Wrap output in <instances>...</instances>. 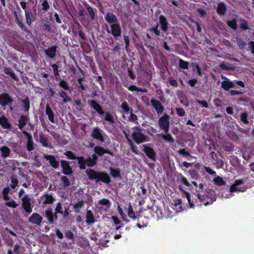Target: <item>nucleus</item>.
I'll return each instance as SVG.
<instances>
[{
  "instance_id": "ddd939ff",
  "label": "nucleus",
  "mask_w": 254,
  "mask_h": 254,
  "mask_svg": "<svg viewBox=\"0 0 254 254\" xmlns=\"http://www.w3.org/2000/svg\"><path fill=\"white\" fill-rule=\"evenodd\" d=\"M88 103L90 105V107L95 110L100 116L105 114L101 106L99 105L96 101L94 100H88Z\"/></svg>"
},
{
  "instance_id": "bf43d9fd",
  "label": "nucleus",
  "mask_w": 254,
  "mask_h": 254,
  "mask_svg": "<svg viewBox=\"0 0 254 254\" xmlns=\"http://www.w3.org/2000/svg\"><path fill=\"white\" fill-rule=\"evenodd\" d=\"M55 211L61 214L63 213V207L61 202H59L57 203Z\"/></svg>"
},
{
  "instance_id": "e433bc0d",
  "label": "nucleus",
  "mask_w": 254,
  "mask_h": 254,
  "mask_svg": "<svg viewBox=\"0 0 254 254\" xmlns=\"http://www.w3.org/2000/svg\"><path fill=\"white\" fill-rule=\"evenodd\" d=\"M59 86L63 88L64 90L69 91L70 90V86L67 81L60 79L59 83Z\"/></svg>"
},
{
  "instance_id": "0e129e2a",
  "label": "nucleus",
  "mask_w": 254,
  "mask_h": 254,
  "mask_svg": "<svg viewBox=\"0 0 254 254\" xmlns=\"http://www.w3.org/2000/svg\"><path fill=\"white\" fill-rule=\"evenodd\" d=\"M158 24L156 26L152 27L149 29L150 31L153 32L156 35L159 36L160 35V32L158 29Z\"/></svg>"
},
{
  "instance_id": "09e8293b",
  "label": "nucleus",
  "mask_w": 254,
  "mask_h": 254,
  "mask_svg": "<svg viewBox=\"0 0 254 254\" xmlns=\"http://www.w3.org/2000/svg\"><path fill=\"white\" fill-rule=\"evenodd\" d=\"M61 180L63 183L64 188H66L70 186V182L67 177L65 176H62Z\"/></svg>"
},
{
  "instance_id": "6ab92c4d",
  "label": "nucleus",
  "mask_w": 254,
  "mask_h": 254,
  "mask_svg": "<svg viewBox=\"0 0 254 254\" xmlns=\"http://www.w3.org/2000/svg\"><path fill=\"white\" fill-rule=\"evenodd\" d=\"M221 87L224 90L229 91L230 88L235 87V81H231L226 78V80L221 82Z\"/></svg>"
},
{
  "instance_id": "f03ea898",
  "label": "nucleus",
  "mask_w": 254,
  "mask_h": 254,
  "mask_svg": "<svg viewBox=\"0 0 254 254\" xmlns=\"http://www.w3.org/2000/svg\"><path fill=\"white\" fill-rule=\"evenodd\" d=\"M249 180V178H246L245 179L236 180L234 184L231 186L230 191L231 192L246 191L248 189L250 188L254 184V182H248Z\"/></svg>"
},
{
  "instance_id": "7ed1b4c3",
  "label": "nucleus",
  "mask_w": 254,
  "mask_h": 254,
  "mask_svg": "<svg viewBox=\"0 0 254 254\" xmlns=\"http://www.w3.org/2000/svg\"><path fill=\"white\" fill-rule=\"evenodd\" d=\"M134 130L131 134L132 138L137 144H140L146 141V136L141 132L142 129L139 127L135 126L132 128Z\"/></svg>"
},
{
  "instance_id": "8fccbe9b",
  "label": "nucleus",
  "mask_w": 254,
  "mask_h": 254,
  "mask_svg": "<svg viewBox=\"0 0 254 254\" xmlns=\"http://www.w3.org/2000/svg\"><path fill=\"white\" fill-rule=\"evenodd\" d=\"M241 23L240 24V28L243 30H247L249 29L248 22L247 20L244 19H240Z\"/></svg>"
},
{
  "instance_id": "6e6552de",
  "label": "nucleus",
  "mask_w": 254,
  "mask_h": 254,
  "mask_svg": "<svg viewBox=\"0 0 254 254\" xmlns=\"http://www.w3.org/2000/svg\"><path fill=\"white\" fill-rule=\"evenodd\" d=\"M22 206L25 211L30 214L32 211V206L30 202V199L27 195H25L22 198Z\"/></svg>"
},
{
  "instance_id": "58836bf2",
  "label": "nucleus",
  "mask_w": 254,
  "mask_h": 254,
  "mask_svg": "<svg viewBox=\"0 0 254 254\" xmlns=\"http://www.w3.org/2000/svg\"><path fill=\"white\" fill-rule=\"evenodd\" d=\"M227 25L232 29L236 30L238 28L237 20L236 19H233L227 22Z\"/></svg>"
},
{
  "instance_id": "864d4df0",
  "label": "nucleus",
  "mask_w": 254,
  "mask_h": 254,
  "mask_svg": "<svg viewBox=\"0 0 254 254\" xmlns=\"http://www.w3.org/2000/svg\"><path fill=\"white\" fill-rule=\"evenodd\" d=\"M18 183V181L17 179L14 178V177H12L11 178V181L10 184V187L13 189H14L17 186Z\"/></svg>"
},
{
  "instance_id": "e2e57ef3",
  "label": "nucleus",
  "mask_w": 254,
  "mask_h": 254,
  "mask_svg": "<svg viewBox=\"0 0 254 254\" xmlns=\"http://www.w3.org/2000/svg\"><path fill=\"white\" fill-rule=\"evenodd\" d=\"M52 67L53 68L54 74L55 77H57L58 76H60L58 66L56 64H53L52 65Z\"/></svg>"
},
{
  "instance_id": "1a4fd4ad",
  "label": "nucleus",
  "mask_w": 254,
  "mask_h": 254,
  "mask_svg": "<svg viewBox=\"0 0 254 254\" xmlns=\"http://www.w3.org/2000/svg\"><path fill=\"white\" fill-rule=\"evenodd\" d=\"M60 162L63 169V173L64 175L69 176L73 174V172L72 169L69 165V162L68 161L62 160Z\"/></svg>"
},
{
  "instance_id": "a878e982",
  "label": "nucleus",
  "mask_w": 254,
  "mask_h": 254,
  "mask_svg": "<svg viewBox=\"0 0 254 254\" xmlns=\"http://www.w3.org/2000/svg\"><path fill=\"white\" fill-rule=\"evenodd\" d=\"M45 216L47 218L49 224H54L53 217V210L51 208H48L45 211Z\"/></svg>"
},
{
  "instance_id": "473e14b6",
  "label": "nucleus",
  "mask_w": 254,
  "mask_h": 254,
  "mask_svg": "<svg viewBox=\"0 0 254 254\" xmlns=\"http://www.w3.org/2000/svg\"><path fill=\"white\" fill-rule=\"evenodd\" d=\"M60 96L63 98V104L71 101V98L68 96L67 93L64 90H61L59 92Z\"/></svg>"
},
{
  "instance_id": "a211bd4d",
  "label": "nucleus",
  "mask_w": 254,
  "mask_h": 254,
  "mask_svg": "<svg viewBox=\"0 0 254 254\" xmlns=\"http://www.w3.org/2000/svg\"><path fill=\"white\" fill-rule=\"evenodd\" d=\"M105 20L110 25L119 22L116 15L112 12H107L105 16Z\"/></svg>"
},
{
  "instance_id": "2eb2a0df",
  "label": "nucleus",
  "mask_w": 254,
  "mask_h": 254,
  "mask_svg": "<svg viewBox=\"0 0 254 254\" xmlns=\"http://www.w3.org/2000/svg\"><path fill=\"white\" fill-rule=\"evenodd\" d=\"M111 33L114 37L121 36L122 29L119 22L110 25Z\"/></svg>"
},
{
  "instance_id": "20e7f679",
  "label": "nucleus",
  "mask_w": 254,
  "mask_h": 254,
  "mask_svg": "<svg viewBox=\"0 0 254 254\" xmlns=\"http://www.w3.org/2000/svg\"><path fill=\"white\" fill-rule=\"evenodd\" d=\"M78 164L80 169L84 170L86 168V165L89 167H92L96 164V163L90 157L85 159L83 157L80 156L78 158Z\"/></svg>"
},
{
  "instance_id": "680f3d73",
  "label": "nucleus",
  "mask_w": 254,
  "mask_h": 254,
  "mask_svg": "<svg viewBox=\"0 0 254 254\" xmlns=\"http://www.w3.org/2000/svg\"><path fill=\"white\" fill-rule=\"evenodd\" d=\"M131 151L135 154H138V151L136 149V146L133 143L131 140H129Z\"/></svg>"
},
{
  "instance_id": "9b49d317",
  "label": "nucleus",
  "mask_w": 254,
  "mask_h": 254,
  "mask_svg": "<svg viewBox=\"0 0 254 254\" xmlns=\"http://www.w3.org/2000/svg\"><path fill=\"white\" fill-rule=\"evenodd\" d=\"M43 217L38 213H33L28 218L29 223L37 226H41Z\"/></svg>"
},
{
  "instance_id": "f8f14e48",
  "label": "nucleus",
  "mask_w": 254,
  "mask_h": 254,
  "mask_svg": "<svg viewBox=\"0 0 254 254\" xmlns=\"http://www.w3.org/2000/svg\"><path fill=\"white\" fill-rule=\"evenodd\" d=\"M103 131L98 127H95L93 128L91 133V136L95 139L98 140L101 142H104L105 139L103 135Z\"/></svg>"
},
{
  "instance_id": "0eeeda50",
  "label": "nucleus",
  "mask_w": 254,
  "mask_h": 254,
  "mask_svg": "<svg viewBox=\"0 0 254 254\" xmlns=\"http://www.w3.org/2000/svg\"><path fill=\"white\" fill-rule=\"evenodd\" d=\"M40 200L44 205L52 204L55 201V198L53 193L47 192L40 196Z\"/></svg>"
},
{
  "instance_id": "c03bdc74",
  "label": "nucleus",
  "mask_w": 254,
  "mask_h": 254,
  "mask_svg": "<svg viewBox=\"0 0 254 254\" xmlns=\"http://www.w3.org/2000/svg\"><path fill=\"white\" fill-rule=\"evenodd\" d=\"M179 67L184 69H188L189 67V63L187 61L180 59L179 60Z\"/></svg>"
},
{
  "instance_id": "052dcab7",
  "label": "nucleus",
  "mask_w": 254,
  "mask_h": 254,
  "mask_svg": "<svg viewBox=\"0 0 254 254\" xmlns=\"http://www.w3.org/2000/svg\"><path fill=\"white\" fill-rule=\"evenodd\" d=\"M5 205L8 207H12V208H16L18 204L16 203V202L12 199L10 201H7L5 202Z\"/></svg>"
},
{
  "instance_id": "f704fd0d",
  "label": "nucleus",
  "mask_w": 254,
  "mask_h": 254,
  "mask_svg": "<svg viewBox=\"0 0 254 254\" xmlns=\"http://www.w3.org/2000/svg\"><path fill=\"white\" fill-rule=\"evenodd\" d=\"M32 15V12L31 10H25V21L26 23L28 25H30L33 22V20L31 19V16Z\"/></svg>"
},
{
  "instance_id": "5701e85b",
  "label": "nucleus",
  "mask_w": 254,
  "mask_h": 254,
  "mask_svg": "<svg viewBox=\"0 0 254 254\" xmlns=\"http://www.w3.org/2000/svg\"><path fill=\"white\" fill-rule=\"evenodd\" d=\"M96 220L94 215L92 211L87 210L86 212V223L90 225L94 223Z\"/></svg>"
},
{
  "instance_id": "c756f323",
  "label": "nucleus",
  "mask_w": 254,
  "mask_h": 254,
  "mask_svg": "<svg viewBox=\"0 0 254 254\" xmlns=\"http://www.w3.org/2000/svg\"><path fill=\"white\" fill-rule=\"evenodd\" d=\"M84 202L83 199L78 201L73 206L74 211L76 213H78L80 211V209L84 206Z\"/></svg>"
},
{
  "instance_id": "79ce46f5",
  "label": "nucleus",
  "mask_w": 254,
  "mask_h": 254,
  "mask_svg": "<svg viewBox=\"0 0 254 254\" xmlns=\"http://www.w3.org/2000/svg\"><path fill=\"white\" fill-rule=\"evenodd\" d=\"M94 151L96 154L101 156L105 154L104 148L101 146H96L94 148Z\"/></svg>"
},
{
  "instance_id": "39448f33",
  "label": "nucleus",
  "mask_w": 254,
  "mask_h": 254,
  "mask_svg": "<svg viewBox=\"0 0 254 254\" xmlns=\"http://www.w3.org/2000/svg\"><path fill=\"white\" fill-rule=\"evenodd\" d=\"M169 116L165 114L158 121V125L160 129L164 130L165 133L169 131L170 128Z\"/></svg>"
},
{
  "instance_id": "423d86ee",
  "label": "nucleus",
  "mask_w": 254,
  "mask_h": 254,
  "mask_svg": "<svg viewBox=\"0 0 254 254\" xmlns=\"http://www.w3.org/2000/svg\"><path fill=\"white\" fill-rule=\"evenodd\" d=\"M143 151L145 153L147 157L153 161L156 160V153L153 148L147 146L146 144L143 145Z\"/></svg>"
},
{
  "instance_id": "774afa93",
  "label": "nucleus",
  "mask_w": 254,
  "mask_h": 254,
  "mask_svg": "<svg viewBox=\"0 0 254 254\" xmlns=\"http://www.w3.org/2000/svg\"><path fill=\"white\" fill-rule=\"evenodd\" d=\"M178 153L180 154H181L184 156H191L190 153L189 152L186 151V150L184 148L180 149L178 151Z\"/></svg>"
},
{
  "instance_id": "603ef678",
  "label": "nucleus",
  "mask_w": 254,
  "mask_h": 254,
  "mask_svg": "<svg viewBox=\"0 0 254 254\" xmlns=\"http://www.w3.org/2000/svg\"><path fill=\"white\" fill-rule=\"evenodd\" d=\"M105 114L104 120L107 122H110L111 124L115 123V120L114 117L112 115L110 114L108 112H107Z\"/></svg>"
},
{
  "instance_id": "2f4dec72",
  "label": "nucleus",
  "mask_w": 254,
  "mask_h": 254,
  "mask_svg": "<svg viewBox=\"0 0 254 254\" xmlns=\"http://www.w3.org/2000/svg\"><path fill=\"white\" fill-rule=\"evenodd\" d=\"M3 71L5 74L9 75L14 80L18 81L19 80L17 75H16L15 73L11 70V68L9 67H5Z\"/></svg>"
},
{
  "instance_id": "72a5a7b5",
  "label": "nucleus",
  "mask_w": 254,
  "mask_h": 254,
  "mask_svg": "<svg viewBox=\"0 0 254 254\" xmlns=\"http://www.w3.org/2000/svg\"><path fill=\"white\" fill-rule=\"evenodd\" d=\"M14 15L15 17V21L18 26L24 31L28 32H29L28 30V29L25 27L24 24L18 18V15L16 13V12H14Z\"/></svg>"
},
{
  "instance_id": "dca6fc26",
  "label": "nucleus",
  "mask_w": 254,
  "mask_h": 254,
  "mask_svg": "<svg viewBox=\"0 0 254 254\" xmlns=\"http://www.w3.org/2000/svg\"><path fill=\"white\" fill-rule=\"evenodd\" d=\"M22 133L26 136L27 139L26 144L27 150L29 152L33 150L34 146L32 135L26 130H22Z\"/></svg>"
},
{
  "instance_id": "b1692460",
  "label": "nucleus",
  "mask_w": 254,
  "mask_h": 254,
  "mask_svg": "<svg viewBox=\"0 0 254 254\" xmlns=\"http://www.w3.org/2000/svg\"><path fill=\"white\" fill-rule=\"evenodd\" d=\"M57 47L56 46H53L49 47L45 50V54L51 59H54L56 56V53L57 52Z\"/></svg>"
},
{
  "instance_id": "f257e3e1",
  "label": "nucleus",
  "mask_w": 254,
  "mask_h": 254,
  "mask_svg": "<svg viewBox=\"0 0 254 254\" xmlns=\"http://www.w3.org/2000/svg\"><path fill=\"white\" fill-rule=\"evenodd\" d=\"M85 173L89 180H94L96 183L102 182L104 184H108L111 182L110 177L106 172H98L92 169L88 168L86 170Z\"/></svg>"
},
{
  "instance_id": "f3484780",
  "label": "nucleus",
  "mask_w": 254,
  "mask_h": 254,
  "mask_svg": "<svg viewBox=\"0 0 254 254\" xmlns=\"http://www.w3.org/2000/svg\"><path fill=\"white\" fill-rule=\"evenodd\" d=\"M159 24L160 26L161 30L166 33L168 31L169 23L166 17L163 15H160L159 16Z\"/></svg>"
},
{
  "instance_id": "5fc2aeb1",
  "label": "nucleus",
  "mask_w": 254,
  "mask_h": 254,
  "mask_svg": "<svg viewBox=\"0 0 254 254\" xmlns=\"http://www.w3.org/2000/svg\"><path fill=\"white\" fill-rule=\"evenodd\" d=\"M196 192L197 193V197L198 199L199 200L200 202L204 203V204L206 206L209 204L208 202H205V195H201L200 193L198 192V191L196 190Z\"/></svg>"
},
{
  "instance_id": "37998d69",
  "label": "nucleus",
  "mask_w": 254,
  "mask_h": 254,
  "mask_svg": "<svg viewBox=\"0 0 254 254\" xmlns=\"http://www.w3.org/2000/svg\"><path fill=\"white\" fill-rule=\"evenodd\" d=\"M121 108L126 114L130 113L131 109H132L126 102H124L122 103Z\"/></svg>"
},
{
  "instance_id": "aec40b11",
  "label": "nucleus",
  "mask_w": 254,
  "mask_h": 254,
  "mask_svg": "<svg viewBox=\"0 0 254 254\" xmlns=\"http://www.w3.org/2000/svg\"><path fill=\"white\" fill-rule=\"evenodd\" d=\"M44 158L49 161L50 165L54 168L57 169L59 166V162L57 161L55 156L52 155H45Z\"/></svg>"
},
{
  "instance_id": "4d7b16f0",
  "label": "nucleus",
  "mask_w": 254,
  "mask_h": 254,
  "mask_svg": "<svg viewBox=\"0 0 254 254\" xmlns=\"http://www.w3.org/2000/svg\"><path fill=\"white\" fill-rule=\"evenodd\" d=\"M50 5L47 0H44L42 3V9L44 11H47L50 9Z\"/></svg>"
},
{
  "instance_id": "6e6d98bb",
  "label": "nucleus",
  "mask_w": 254,
  "mask_h": 254,
  "mask_svg": "<svg viewBox=\"0 0 254 254\" xmlns=\"http://www.w3.org/2000/svg\"><path fill=\"white\" fill-rule=\"evenodd\" d=\"M99 204L102 205L107 206L108 208H109L111 205L110 200L106 198H103L99 200Z\"/></svg>"
},
{
  "instance_id": "c85d7f7f",
  "label": "nucleus",
  "mask_w": 254,
  "mask_h": 254,
  "mask_svg": "<svg viewBox=\"0 0 254 254\" xmlns=\"http://www.w3.org/2000/svg\"><path fill=\"white\" fill-rule=\"evenodd\" d=\"M110 171V174L112 177L115 179L116 178H121V171L119 168H113V167H110L109 169Z\"/></svg>"
},
{
  "instance_id": "412c9836",
  "label": "nucleus",
  "mask_w": 254,
  "mask_h": 254,
  "mask_svg": "<svg viewBox=\"0 0 254 254\" xmlns=\"http://www.w3.org/2000/svg\"><path fill=\"white\" fill-rule=\"evenodd\" d=\"M227 10L226 5L223 1L219 2L216 8L217 13L220 15H224Z\"/></svg>"
},
{
  "instance_id": "4be33fe9",
  "label": "nucleus",
  "mask_w": 254,
  "mask_h": 254,
  "mask_svg": "<svg viewBox=\"0 0 254 254\" xmlns=\"http://www.w3.org/2000/svg\"><path fill=\"white\" fill-rule=\"evenodd\" d=\"M0 125L4 129H10L12 127L8 119L3 115L0 117Z\"/></svg>"
},
{
  "instance_id": "bb28decb",
  "label": "nucleus",
  "mask_w": 254,
  "mask_h": 254,
  "mask_svg": "<svg viewBox=\"0 0 254 254\" xmlns=\"http://www.w3.org/2000/svg\"><path fill=\"white\" fill-rule=\"evenodd\" d=\"M46 114L48 116L49 121L51 122L54 123V113L48 104H47L46 107Z\"/></svg>"
},
{
  "instance_id": "69168bd1",
  "label": "nucleus",
  "mask_w": 254,
  "mask_h": 254,
  "mask_svg": "<svg viewBox=\"0 0 254 254\" xmlns=\"http://www.w3.org/2000/svg\"><path fill=\"white\" fill-rule=\"evenodd\" d=\"M189 174L193 179H197L198 178V174L194 170L189 171Z\"/></svg>"
},
{
  "instance_id": "ea45409f",
  "label": "nucleus",
  "mask_w": 254,
  "mask_h": 254,
  "mask_svg": "<svg viewBox=\"0 0 254 254\" xmlns=\"http://www.w3.org/2000/svg\"><path fill=\"white\" fill-rule=\"evenodd\" d=\"M39 141L43 147H48V139L42 133L40 134Z\"/></svg>"
},
{
  "instance_id": "9d476101",
  "label": "nucleus",
  "mask_w": 254,
  "mask_h": 254,
  "mask_svg": "<svg viewBox=\"0 0 254 254\" xmlns=\"http://www.w3.org/2000/svg\"><path fill=\"white\" fill-rule=\"evenodd\" d=\"M13 99L8 93H3L0 94V105L2 107L11 105Z\"/></svg>"
},
{
  "instance_id": "13d9d810",
  "label": "nucleus",
  "mask_w": 254,
  "mask_h": 254,
  "mask_svg": "<svg viewBox=\"0 0 254 254\" xmlns=\"http://www.w3.org/2000/svg\"><path fill=\"white\" fill-rule=\"evenodd\" d=\"M236 42L240 48H243L246 45V42L241 38H237Z\"/></svg>"
},
{
  "instance_id": "cd10ccee",
  "label": "nucleus",
  "mask_w": 254,
  "mask_h": 254,
  "mask_svg": "<svg viewBox=\"0 0 254 254\" xmlns=\"http://www.w3.org/2000/svg\"><path fill=\"white\" fill-rule=\"evenodd\" d=\"M1 156L3 158H6L9 156L11 152L10 148L7 146H2L0 147Z\"/></svg>"
},
{
  "instance_id": "4c0bfd02",
  "label": "nucleus",
  "mask_w": 254,
  "mask_h": 254,
  "mask_svg": "<svg viewBox=\"0 0 254 254\" xmlns=\"http://www.w3.org/2000/svg\"><path fill=\"white\" fill-rule=\"evenodd\" d=\"M25 112H28L30 109V101L29 98L26 97L22 101Z\"/></svg>"
},
{
  "instance_id": "de8ad7c7",
  "label": "nucleus",
  "mask_w": 254,
  "mask_h": 254,
  "mask_svg": "<svg viewBox=\"0 0 254 254\" xmlns=\"http://www.w3.org/2000/svg\"><path fill=\"white\" fill-rule=\"evenodd\" d=\"M241 121L245 124H249V121L248 120V113L246 112L242 113L240 115Z\"/></svg>"
},
{
  "instance_id": "a18cd8bd",
  "label": "nucleus",
  "mask_w": 254,
  "mask_h": 254,
  "mask_svg": "<svg viewBox=\"0 0 254 254\" xmlns=\"http://www.w3.org/2000/svg\"><path fill=\"white\" fill-rule=\"evenodd\" d=\"M85 7L86 8L90 17L92 19H93L95 17V12L93 8L90 6L87 3L84 4Z\"/></svg>"
},
{
  "instance_id": "4468645a",
  "label": "nucleus",
  "mask_w": 254,
  "mask_h": 254,
  "mask_svg": "<svg viewBox=\"0 0 254 254\" xmlns=\"http://www.w3.org/2000/svg\"><path fill=\"white\" fill-rule=\"evenodd\" d=\"M150 103L151 106L155 110L158 114L162 113L164 108L160 101L153 98L151 99Z\"/></svg>"
},
{
  "instance_id": "a19ab883",
  "label": "nucleus",
  "mask_w": 254,
  "mask_h": 254,
  "mask_svg": "<svg viewBox=\"0 0 254 254\" xmlns=\"http://www.w3.org/2000/svg\"><path fill=\"white\" fill-rule=\"evenodd\" d=\"M213 182L215 185L219 186H223L226 184L225 182L223 180V179L219 176H217L214 178L213 179Z\"/></svg>"
},
{
  "instance_id": "393cba45",
  "label": "nucleus",
  "mask_w": 254,
  "mask_h": 254,
  "mask_svg": "<svg viewBox=\"0 0 254 254\" xmlns=\"http://www.w3.org/2000/svg\"><path fill=\"white\" fill-rule=\"evenodd\" d=\"M29 118L27 116L22 115L21 116L19 120V124H18V128L21 130H23V128L27 124L28 121H29Z\"/></svg>"
},
{
  "instance_id": "3c124183",
  "label": "nucleus",
  "mask_w": 254,
  "mask_h": 254,
  "mask_svg": "<svg viewBox=\"0 0 254 254\" xmlns=\"http://www.w3.org/2000/svg\"><path fill=\"white\" fill-rule=\"evenodd\" d=\"M162 138L165 141H167L169 142H173L174 141V139L173 136L171 135V134L166 133V134H162Z\"/></svg>"
},
{
  "instance_id": "49530a36",
  "label": "nucleus",
  "mask_w": 254,
  "mask_h": 254,
  "mask_svg": "<svg viewBox=\"0 0 254 254\" xmlns=\"http://www.w3.org/2000/svg\"><path fill=\"white\" fill-rule=\"evenodd\" d=\"M64 154L68 159L71 160L77 159L78 160V158L80 157L76 156L75 154L73 152L69 150L66 151Z\"/></svg>"
},
{
  "instance_id": "c9c22d12",
  "label": "nucleus",
  "mask_w": 254,
  "mask_h": 254,
  "mask_svg": "<svg viewBox=\"0 0 254 254\" xmlns=\"http://www.w3.org/2000/svg\"><path fill=\"white\" fill-rule=\"evenodd\" d=\"M127 215L129 218L133 220H135L136 218L135 212L133 210L132 205L130 203H129L128 206Z\"/></svg>"
},
{
  "instance_id": "338daca9",
  "label": "nucleus",
  "mask_w": 254,
  "mask_h": 254,
  "mask_svg": "<svg viewBox=\"0 0 254 254\" xmlns=\"http://www.w3.org/2000/svg\"><path fill=\"white\" fill-rule=\"evenodd\" d=\"M169 84L171 86L176 87L178 86V84L177 80L172 77H170L168 79Z\"/></svg>"
},
{
  "instance_id": "7c9ffc66",
  "label": "nucleus",
  "mask_w": 254,
  "mask_h": 254,
  "mask_svg": "<svg viewBox=\"0 0 254 254\" xmlns=\"http://www.w3.org/2000/svg\"><path fill=\"white\" fill-rule=\"evenodd\" d=\"M124 86L126 87V88H127L130 91H139V92H144V93H146L147 92V89L141 88L138 87L137 86H136V85H130L129 86H127V85H125Z\"/></svg>"
}]
</instances>
